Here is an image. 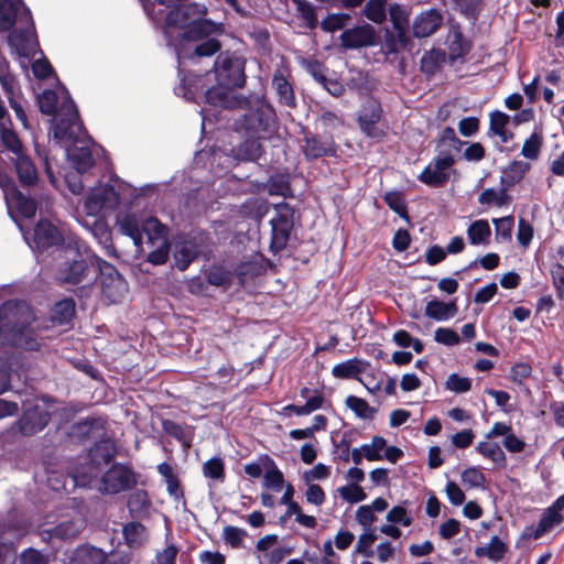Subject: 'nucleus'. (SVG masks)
<instances>
[{
    "label": "nucleus",
    "instance_id": "nucleus-39",
    "mask_svg": "<svg viewBox=\"0 0 564 564\" xmlns=\"http://www.w3.org/2000/svg\"><path fill=\"white\" fill-rule=\"evenodd\" d=\"M0 138L3 147L13 154V156L25 152V149L12 126L0 128Z\"/></svg>",
    "mask_w": 564,
    "mask_h": 564
},
{
    "label": "nucleus",
    "instance_id": "nucleus-13",
    "mask_svg": "<svg viewBox=\"0 0 564 564\" xmlns=\"http://www.w3.org/2000/svg\"><path fill=\"white\" fill-rule=\"evenodd\" d=\"M303 142V153L307 161L337 155V144L332 134L319 138L316 134L306 132L304 133Z\"/></svg>",
    "mask_w": 564,
    "mask_h": 564
},
{
    "label": "nucleus",
    "instance_id": "nucleus-8",
    "mask_svg": "<svg viewBox=\"0 0 564 564\" xmlns=\"http://www.w3.org/2000/svg\"><path fill=\"white\" fill-rule=\"evenodd\" d=\"M339 40L345 50H358L377 45L379 36L371 24L364 23L344 30Z\"/></svg>",
    "mask_w": 564,
    "mask_h": 564
},
{
    "label": "nucleus",
    "instance_id": "nucleus-10",
    "mask_svg": "<svg viewBox=\"0 0 564 564\" xmlns=\"http://www.w3.org/2000/svg\"><path fill=\"white\" fill-rule=\"evenodd\" d=\"M444 23V15L437 8H429L417 13L411 24L415 39H426L434 35Z\"/></svg>",
    "mask_w": 564,
    "mask_h": 564
},
{
    "label": "nucleus",
    "instance_id": "nucleus-15",
    "mask_svg": "<svg viewBox=\"0 0 564 564\" xmlns=\"http://www.w3.org/2000/svg\"><path fill=\"white\" fill-rule=\"evenodd\" d=\"M413 39L409 28L386 29L382 46L387 55H397L402 51L411 53L415 46Z\"/></svg>",
    "mask_w": 564,
    "mask_h": 564
},
{
    "label": "nucleus",
    "instance_id": "nucleus-49",
    "mask_svg": "<svg viewBox=\"0 0 564 564\" xmlns=\"http://www.w3.org/2000/svg\"><path fill=\"white\" fill-rule=\"evenodd\" d=\"M508 189L502 186L499 192L495 188H486L478 197V202L481 205H497L503 206L509 202Z\"/></svg>",
    "mask_w": 564,
    "mask_h": 564
},
{
    "label": "nucleus",
    "instance_id": "nucleus-38",
    "mask_svg": "<svg viewBox=\"0 0 564 564\" xmlns=\"http://www.w3.org/2000/svg\"><path fill=\"white\" fill-rule=\"evenodd\" d=\"M388 0H368L364 7V15L376 24H382L387 20Z\"/></svg>",
    "mask_w": 564,
    "mask_h": 564
},
{
    "label": "nucleus",
    "instance_id": "nucleus-6",
    "mask_svg": "<svg viewBox=\"0 0 564 564\" xmlns=\"http://www.w3.org/2000/svg\"><path fill=\"white\" fill-rule=\"evenodd\" d=\"M0 187L4 193L6 199L14 207L20 216L23 218L34 217L37 210L36 200L30 195L23 194L14 180L7 173L0 172Z\"/></svg>",
    "mask_w": 564,
    "mask_h": 564
},
{
    "label": "nucleus",
    "instance_id": "nucleus-47",
    "mask_svg": "<svg viewBox=\"0 0 564 564\" xmlns=\"http://www.w3.org/2000/svg\"><path fill=\"white\" fill-rule=\"evenodd\" d=\"M345 403L358 417L364 420L372 419L376 413L375 408L370 406L365 399L356 395L347 397Z\"/></svg>",
    "mask_w": 564,
    "mask_h": 564
},
{
    "label": "nucleus",
    "instance_id": "nucleus-27",
    "mask_svg": "<svg viewBox=\"0 0 564 564\" xmlns=\"http://www.w3.org/2000/svg\"><path fill=\"white\" fill-rule=\"evenodd\" d=\"M262 138L247 137L246 140L231 149V155L235 160L242 162H258L263 154V147L260 143Z\"/></svg>",
    "mask_w": 564,
    "mask_h": 564
},
{
    "label": "nucleus",
    "instance_id": "nucleus-28",
    "mask_svg": "<svg viewBox=\"0 0 564 564\" xmlns=\"http://www.w3.org/2000/svg\"><path fill=\"white\" fill-rule=\"evenodd\" d=\"M458 312L456 300L451 302H443L440 300H432L427 302L425 307V315L435 321H447L454 317Z\"/></svg>",
    "mask_w": 564,
    "mask_h": 564
},
{
    "label": "nucleus",
    "instance_id": "nucleus-44",
    "mask_svg": "<svg viewBox=\"0 0 564 564\" xmlns=\"http://www.w3.org/2000/svg\"><path fill=\"white\" fill-rule=\"evenodd\" d=\"M150 499L144 490H137L128 498V509L132 516H142L150 508Z\"/></svg>",
    "mask_w": 564,
    "mask_h": 564
},
{
    "label": "nucleus",
    "instance_id": "nucleus-16",
    "mask_svg": "<svg viewBox=\"0 0 564 564\" xmlns=\"http://www.w3.org/2000/svg\"><path fill=\"white\" fill-rule=\"evenodd\" d=\"M563 509L564 495L543 511L536 528H527V531H531L530 536L538 540L560 525L563 522V514L561 513Z\"/></svg>",
    "mask_w": 564,
    "mask_h": 564
},
{
    "label": "nucleus",
    "instance_id": "nucleus-19",
    "mask_svg": "<svg viewBox=\"0 0 564 564\" xmlns=\"http://www.w3.org/2000/svg\"><path fill=\"white\" fill-rule=\"evenodd\" d=\"M11 163L13 165L15 175L20 185L24 188H31L37 185L39 171L32 158L25 152L12 156Z\"/></svg>",
    "mask_w": 564,
    "mask_h": 564
},
{
    "label": "nucleus",
    "instance_id": "nucleus-62",
    "mask_svg": "<svg viewBox=\"0 0 564 564\" xmlns=\"http://www.w3.org/2000/svg\"><path fill=\"white\" fill-rule=\"evenodd\" d=\"M388 522L409 527L412 524L410 512L402 506H394L386 516Z\"/></svg>",
    "mask_w": 564,
    "mask_h": 564
},
{
    "label": "nucleus",
    "instance_id": "nucleus-2",
    "mask_svg": "<svg viewBox=\"0 0 564 564\" xmlns=\"http://www.w3.org/2000/svg\"><path fill=\"white\" fill-rule=\"evenodd\" d=\"M239 108L243 112L234 120V131L257 138H267L273 131L276 123L275 110L264 98L245 99Z\"/></svg>",
    "mask_w": 564,
    "mask_h": 564
},
{
    "label": "nucleus",
    "instance_id": "nucleus-36",
    "mask_svg": "<svg viewBox=\"0 0 564 564\" xmlns=\"http://www.w3.org/2000/svg\"><path fill=\"white\" fill-rule=\"evenodd\" d=\"M507 551V545L497 536H492L487 545L478 546L475 554L478 557H488L495 562L501 560Z\"/></svg>",
    "mask_w": 564,
    "mask_h": 564
},
{
    "label": "nucleus",
    "instance_id": "nucleus-48",
    "mask_svg": "<svg viewBox=\"0 0 564 564\" xmlns=\"http://www.w3.org/2000/svg\"><path fill=\"white\" fill-rule=\"evenodd\" d=\"M476 449L486 458L492 460L496 464H505L506 455L501 449L500 445L495 442H480Z\"/></svg>",
    "mask_w": 564,
    "mask_h": 564
},
{
    "label": "nucleus",
    "instance_id": "nucleus-24",
    "mask_svg": "<svg viewBox=\"0 0 564 564\" xmlns=\"http://www.w3.org/2000/svg\"><path fill=\"white\" fill-rule=\"evenodd\" d=\"M224 32L221 23H215L204 17L192 21L191 25L183 32V39L188 42H198L210 39L212 35H219Z\"/></svg>",
    "mask_w": 564,
    "mask_h": 564
},
{
    "label": "nucleus",
    "instance_id": "nucleus-57",
    "mask_svg": "<svg viewBox=\"0 0 564 564\" xmlns=\"http://www.w3.org/2000/svg\"><path fill=\"white\" fill-rule=\"evenodd\" d=\"M387 441L382 436H373L370 444H364L365 458L369 462L381 460L383 458L381 452L386 448Z\"/></svg>",
    "mask_w": 564,
    "mask_h": 564
},
{
    "label": "nucleus",
    "instance_id": "nucleus-12",
    "mask_svg": "<svg viewBox=\"0 0 564 564\" xmlns=\"http://www.w3.org/2000/svg\"><path fill=\"white\" fill-rule=\"evenodd\" d=\"M382 107L376 99L367 100L364 104L358 116V124L367 137L380 139L384 135L383 130L377 126L382 117Z\"/></svg>",
    "mask_w": 564,
    "mask_h": 564
},
{
    "label": "nucleus",
    "instance_id": "nucleus-42",
    "mask_svg": "<svg viewBox=\"0 0 564 564\" xmlns=\"http://www.w3.org/2000/svg\"><path fill=\"white\" fill-rule=\"evenodd\" d=\"M384 203L402 219L409 220L408 206L404 195L400 191H390L383 195Z\"/></svg>",
    "mask_w": 564,
    "mask_h": 564
},
{
    "label": "nucleus",
    "instance_id": "nucleus-53",
    "mask_svg": "<svg viewBox=\"0 0 564 564\" xmlns=\"http://www.w3.org/2000/svg\"><path fill=\"white\" fill-rule=\"evenodd\" d=\"M75 314V303L73 300H63L55 304L52 318L58 324L67 323Z\"/></svg>",
    "mask_w": 564,
    "mask_h": 564
},
{
    "label": "nucleus",
    "instance_id": "nucleus-41",
    "mask_svg": "<svg viewBox=\"0 0 564 564\" xmlns=\"http://www.w3.org/2000/svg\"><path fill=\"white\" fill-rule=\"evenodd\" d=\"M449 178L448 173H443L436 170L435 167L432 169V165H427L419 175L417 180L433 188H440L444 186Z\"/></svg>",
    "mask_w": 564,
    "mask_h": 564
},
{
    "label": "nucleus",
    "instance_id": "nucleus-14",
    "mask_svg": "<svg viewBox=\"0 0 564 564\" xmlns=\"http://www.w3.org/2000/svg\"><path fill=\"white\" fill-rule=\"evenodd\" d=\"M207 8L204 4L183 2L173 10H170L165 17L167 26L186 30L192 21L205 17Z\"/></svg>",
    "mask_w": 564,
    "mask_h": 564
},
{
    "label": "nucleus",
    "instance_id": "nucleus-30",
    "mask_svg": "<svg viewBox=\"0 0 564 564\" xmlns=\"http://www.w3.org/2000/svg\"><path fill=\"white\" fill-rule=\"evenodd\" d=\"M21 6L23 0H0V31L6 32L14 26Z\"/></svg>",
    "mask_w": 564,
    "mask_h": 564
},
{
    "label": "nucleus",
    "instance_id": "nucleus-63",
    "mask_svg": "<svg viewBox=\"0 0 564 564\" xmlns=\"http://www.w3.org/2000/svg\"><path fill=\"white\" fill-rule=\"evenodd\" d=\"M489 119V133L494 135L503 133V129L507 128L510 121V117L500 110L490 112Z\"/></svg>",
    "mask_w": 564,
    "mask_h": 564
},
{
    "label": "nucleus",
    "instance_id": "nucleus-9",
    "mask_svg": "<svg viewBox=\"0 0 564 564\" xmlns=\"http://www.w3.org/2000/svg\"><path fill=\"white\" fill-rule=\"evenodd\" d=\"M120 205V194L110 184L94 188L87 196L85 206L89 214L115 210Z\"/></svg>",
    "mask_w": 564,
    "mask_h": 564
},
{
    "label": "nucleus",
    "instance_id": "nucleus-52",
    "mask_svg": "<svg viewBox=\"0 0 564 564\" xmlns=\"http://www.w3.org/2000/svg\"><path fill=\"white\" fill-rule=\"evenodd\" d=\"M543 145V137L539 132H533L528 139H525L521 155L529 160H536L540 155Z\"/></svg>",
    "mask_w": 564,
    "mask_h": 564
},
{
    "label": "nucleus",
    "instance_id": "nucleus-59",
    "mask_svg": "<svg viewBox=\"0 0 564 564\" xmlns=\"http://www.w3.org/2000/svg\"><path fill=\"white\" fill-rule=\"evenodd\" d=\"M462 482L468 488H484L486 484V477L482 471L477 467L466 468L462 473Z\"/></svg>",
    "mask_w": 564,
    "mask_h": 564
},
{
    "label": "nucleus",
    "instance_id": "nucleus-45",
    "mask_svg": "<svg viewBox=\"0 0 564 564\" xmlns=\"http://www.w3.org/2000/svg\"><path fill=\"white\" fill-rule=\"evenodd\" d=\"M392 29L410 28V9L401 3H391L388 8Z\"/></svg>",
    "mask_w": 564,
    "mask_h": 564
},
{
    "label": "nucleus",
    "instance_id": "nucleus-61",
    "mask_svg": "<svg viewBox=\"0 0 564 564\" xmlns=\"http://www.w3.org/2000/svg\"><path fill=\"white\" fill-rule=\"evenodd\" d=\"M207 281L215 286L228 288L231 283V272L223 267H213L207 273Z\"/></svg>",
    "mask_w": 564,
    "mask_h": 564
},
{
    "label": "nucleus",
    "instance_id": "nucleus-40",
    "mask_svg": "<svg viewBox=\"0 0 564 564\" xmlns=\"http://www.w3.org/2000/svg\"><path fill=\"white\" fill-rule=\"evenodd\" d=\"M469 242L471 245H481L488 242L491 235L489 223L485 219L474 221L467 229Z\"/></svg>",
    "mask_w": 564,
    "mask_h": 564
},
{
    "label": "nucleus",
    "instance_id": "nucleus-3",
    "mask_svg": "<svg viewBox=\"0 0 564 564\" xmlns=\"http://www.w3.org/2000/svg\"><path fill=\"white\" fill-rule=\"evenodd\" d=\"M8 313L14 318L11 329L13 344L26 350H36L40 344L34 329L31 327L32 322L35 321L32 308L24 302L8 303L1 308V314Z\"/></svg>",
    "mask_w": 564,
    "mask_h": 564
},
{
    "label": "nucleus",
    "instance_id": "nucleus-17",
    "mask_svg": "<svg viewBox=\"0 0 564 564\" xmlns=\"http://www.w3.org/2000/svg\"><path fill=\"white\" fill-rule=\"evenodd\" d=\"M106 270L107 272L101 273L102 294L111 303H118L128 293V283L115 268L107 267Z\"/></svg>",
    "mask_w": 564,
    "mask_h": 564
},
{
    "label": "nucleus",
    "instance_id": "nucleus-56",
    "mask_svg": "<svg viewBox=\"0 0 564 564\" xmlns=\"http://www.w3.org/2000/svg\"><path fill=\"white\" fill-rule=\"evenodd\" d=\"M360 372V362L357 359H349L334 366L332 373L335 378L349 379L356 378Z\"/></svg>",
    "mask_w": 564,
    "mask_h": 564
},
{
    "label": "nucleus",
    "instance_id": "nucleus-34",
    "mask_svg": "<svg viewBox=\"0 0 564 564\" xmlns=\"http://www.w3.org/2000/svg\"><path fill=\"white\" fill-rule=\"evenodd\" d=\"M446 61V53L441 48H432L425 52L421 58V69L427 75L438 72Z\"/></svg>",
    "mask_w": 564,
    "mask_h": 564
},
{
    "label": "nucleus",
    "instance_id": "nucleus-1",
    "mask_svg": "<svg viewBox=\"0 0 564 564\" xmlns=\"http://www.w3.org/2000/svg\"><path fill=\"white\" fill-rule=\"evenodd\" d=\"M39 109L43 115L55 116L53 134L54 138L62 140H75L77 133L84 129L79 118L76 104L67 93V97L58 108L57 94L52 89H45L37 96Z\"/></svg>",
    "mask_w": 564,
    "mask_h": 564
},
{
    "label": "nucleus",
    "instance_id": "nucleus-51",
    "mask_svg": "<svg viewBox=\"0 0 564 564\" xmlns=\"http://www.w3.org/2000/svg\"><path fill=\"white\" fill-rule=\"evenodd\" d=\"M351 20L348 13H330L319 23L321 29L325 32L333 33L344 29Z\"/></svg>",
    "mask_w": 564,
    "mask_h": 564
},
{
    "label": "nucleus",
    "instance_id": "nucleus-20",
    "mask_svg": "<svg viewBox=\"0 0 564 564\" xmlns=\"http://www.w3.org/2000/svg\"><path fill=\"white\" fill-rule=\"evenodd\" d=\"M86 520L77 514L72 519L61 521L51 530L42 531V539L45 541L58 540H73L85 529Z\"/></svg>",
    "mask_w": 564,
    "mask_h": 564
},
{
    "label": "nucleus",
    "instance_id": "nucleus-55",
    "mask_svg": "<svg viewBox=\"0 0 564 564\" xmlns=\"http://www.w3.org/2000/svg\"><path fill=\"white\" fill-rule=\"evenodd\" d=\"M210 235L200 228H192L184 235L183 247H208Z\"/></svg>",
    "mask_w": 564,
    "mask_h": 564
},
{
    "label": "nucleus",
    "instance_id": "nucleus-64",
    "mask_svg": "<svg viewBox=\"0 0 564 564\" xmlns=\"http://www.w3.org/2000/svg\"><path fill=\"white\" fill-rule=\"evenodd\" d=\"M224 540L231 547H240L243 539L247 536V531L232 525H227L223 532Z\"/></svg>",
    "mask_w": 564,
    "mask_h": 564
},
{
    "label": "nucleus",
    "instance_id": "nucleus-31",
    "mask_svg": "<svg viewBox=\"0 0 564 564\" xmlns=\"http://www.w3.org/2000/svg\"><path fill=\"white\" fill-rule=\"evenodd\" d=\"M127 545L131 549L142 546L148 540V530L140 522H129L122 529Z\"/></svg>",
    "mask_w": 564,
    "mask_h": 564
},
{
    "label": "nucleus",
    "instance_id": "nucleus-43",
    "mask_svg": "<svg viewBox=\"0 0 564 564\" xmlns=\"http://www.w3.org/2000/svg\"><path fill=\"white\" fill-rule=\"evenodd\" d=\"M120 228L124 235L129 236L133 240L135 247H141L142 224H139L134 215H126L120 223Z\"/></svg>",
    "mask_w": 564,
    "mask_h": 564
},
{
    "label": "nucleus",
    "instance_id": "nucleus-50",
    "mask_svg": "<svg viewBox=\"0 0 564 564\" xmlns=\"http://www.w3.org/2000/svg\"><path fill=\"white\" fill-rule=\"evenodd\" d=\"M72 161L75 166V169L79 173H85L88 170H90L94 164L95 160L93 156L91 151L88 148H77L73 154H72Z\"/></svg>",
    "mask_w": 564,
    "mask_h": 564
},
{
    "label": "nucleus",
    "instance_id": "nucleus-33",
    "mask_svg": "<svg viewBox=\"0 0 564 564\" xmlns=\"http://www.w3.org/2000/svg\"><path fill=\"white\" fill-rule=\"evenodd\" d=\"M265 471L263 476V484L267 488L280 491L284 485V477L282 471L278 468L275 462L268 455H264Z\"/></svg>",
    "mask_w": 564,
    "mask_h": 564
},
{
    "label": "nucleus",
    "instance_id": "nucleus-54",
    "mask_svg": "<svg viewBox=\"0 0 564 564\" xmlns=\"http://www.w3.org/2000/svg\"><path fill=\"white\" fill-rule=\"evenodd\" d=\"M513 223L514 220L512 216H507L494 220L496 229V241L498 243H507L511 240Z\"/></svg>",
    "mask_w": 564,
    "mask_h": 564
},
{
    "label": "nucleus",
    "instance_id": "nucleus-26",
    "mask_svg": "<svg viewBox=\"0 0 564 564\" xmlns=\"http://www.w3.org/2000/svg\"><path fill=\"white\" fill-rule=\"evenodd\" d=\"M170 229L156 217H148L142 221V236L145 235L151 245L159 243V247H172L169 239Z\"/></svg>",
    "mask_w": 564,
    "mask_h": 564
},
{
    "label": "nucleus",
    "instance_id": "nucleus-29",
    "mask_svg": "<svg viewBox=\"0 0 564 564\" xmlns=\"http://www.w3.org/2000/svg\"><path fill=\"white\" fill-rule=\"evenodd\" d=\"M530 164L523 161H512L507 169L503 170L500 183L507 189L518 184L530 170Z\"/></svg>",
    "mask_w": 564,
    "mask_h": 564
},
{
    "label": "nucleus",
    "instance_id": "nucleus-11",
    "mask_svg": "<svg viewBox=\"0 0 564 564\" xmlns=\"http://www.w3.org/2000/svg\"><path fill=\"white\" fill-rule=\"evenodd\" d=\"M134 484L133 473L126 466L116 464L102 476L100 490L107 494H118L130 489Z\"/></svg>",
    "mask_w": 564,
    "mask_h": 564
},
{
    "label": "nucleus",
    "instance_id": "nucleus-60",
    "mask_svg": "<svg viewBox=\"0 0 564 564\" xmlns=\"http://www.w3.org/2000/svg\"><path fill=\"white\" fill-rule=\"evenodd\" d=\"M302 66L317 83L321 84L326 80L327 67L323 62L316 58H304L302 61Z\"/></svg>",
    "mask_w": 564,
    "mask_h": 564
},
{
    "label": "nucleus",
    "instance_id": "nucleus-23",
    "mask_svg": "<svg viewBox=\"0 0 564 564\" xmlns=\"http://www.w3.org/2000/svg\"><path fill=\"white\" fill-rule=\"evenodd\" d=\"M234 89L218 83L217 86L208 88L205 93L206 102L214 107L236 109L242 105L243 100L234 94Z\"/></svg>",
    "mask_w": 564,
    "mask_h": 564
},
{
    "label": "nucleus",
    "instance_id": "nucleus-35",
    "mask_svg": "<svg viewBox=\"0 0 564 564\" xmlns=\"http://www.w3.org/2000/svg\"><path fill=\"white\" fill-rule=\"evenodd\" d=\"M88 267L84 260H74L59 271L58 279L65 283L77 284L86 276Z\"/></svg>",
    "mask_w": 564,
    "mask_h": 564
},
{
    "label": "nucleus",
    "instance_id": "nucleus-22",
    "mask_svg": "<svg viewBox=\"0 0 564 564\" xmlns=\"http://www.w3.org/2000/svg\"><path fill=\"white\" fill-rule=\"evenodd\" d=\"M271 241L269 247H286L291 230L293 229V215L289 208L279 212L271 219Z\"/></svg>",
    "mask_w": 564,
    "mask_h": 564
},
{
    "label": "nucleus",
    "instance_id": "nucleus-7",
    "mask_svg": "<svg viewBox=\"0 0 564 564\" xmlns=\"http://www.w3.org/2000/svg\"><path fill=\"white\" fill-rule=\"evenodd\" d=\"M33 241L36 247H65L63 231L51 220L40 219L34 227ZM66 247H84L82 240L73 243L69 241Z\"/></svg>",
    "mask_w": 564,
    "mask_h": 564
},
{
    "label": "nucleus",
    "instance_id": "nucleus-46",
    "mask_svg": "<svg viewBox=\"0 0 564 564\" xmlns=\"http://www.w3.org/2000/svg\"><path fill=\"white\" fill-rule=\"evenodd\" d=\"M293 2L296 4L297 14L305 22V25L310 30H315L319 24L315 7L306 0H293Z\"/></svg>",
    "mask_w": 564,
    "mask_h": 564
},
{
    "label": "nucleus",
    "instance_id": "nucleus-18",
    "mask_svg": "<svg viewBox=\"0 0 564 564\" xmlns=\"http://www.w3.org/2000/svg\"><path fill=\"white\" fill-rule=\"evenodd\" d=\"M50 421V414L40 405L30 404L25 406L21 419L19 420V429L24 435H33L42 431Z\"/></svg>",
    "mask_w": 564,
    "mask_h": 564
},
{
    "label": "nucleus",
    "instance_id": "nucleus-37",
    "mask_svg": "<svg viewBox=\"0 0 564 564\" xmlns=\"http://www.w3.org/2000/svg\"><path fill=\"white\" fill-rule=\"evenodd\" d=\"M105 553L94 546H79L73 557L74 564H102Z\"/></svg>",
    "mask_w": 564,
    "mask_h": 564
},
{
    "label": "nucleus",
    "instance_id": "nucleus-58",
    "mask_svg": "<svg viewBox=\"0 0 564 564\" xmlns=\"http://www.w3.org/2000/svg\"><path fill=\"white\" fill-rule=\"evenodd\" d=\"M221 48V43L216 37H210L207 40H203L202 43L197 44L194 48V52L189 55L191 58L194 57H208L218 53Z\"/></svg>",
    "mask_w": 564,
    "mask_h": 564
},
{
    "label": "nucleus",
    "instance_id": "nucleus-25",
    "mask_svg": "<svg viewBox=\"0 0 564 564\" xmlns=\"http://www.w3.org/2000/svg\"><path fill=\"white\" fill-rule=\"evenodd\" d=\"M272 88L279 105L294 109L297 106L292 83L281 70H275L272 77Z\"/></svg>",
    "mask_w": 564,
    "mask_h": 564
},
{
    "label": "nucleus",
    "instance_id": "nucleus-32",
    "mask_svg": "<svg viewBox=\"0 0 564 564\" xmlns=\"http://www.w3.org/2000/svg\"><path fill=\"white\" fill-rule=\"evenodd\" d=\"M270 195L292 197L291 174L289 172L274 173L268 180Z\"/></svg>",
    "mask_w": 564,
    "mask_h": 564
},
{
    "label": "nucleus",
    "instance_id": "nucleus-5",
    "mask_svg": "<svg viewBox=\"0 0 564 564\" xmlns=\"http://www.w3.org/2000/svg\"><path fill=\"white\" fill-rule=\"evenodd\" d=\"M115 457L113 447L108 442L97 443L89 452L86 459L87 466L77 467L74 471V480L77 485L85 486L96 478L102 464H108Z\"/></svg>",
    "mask_w": 564,
    "mask_h": 564
},
{
    "label": "nucleus",
    "instance_id": "nucleus-21",
    "mask_svg": "<svg viewBox=\"0 0 564 564\" xmlns=\"http://www.w3.org/2000/svg\"><path fill=\"white\" fill-rule=\"evenodd\" d=\"M446 44L448 50L447 57L451 64L463 61L473 48V42L464 36L459 24L449 28Z\"/></svg>",
    "mask_w": 564,
    "mask_h": 564
},
{
    "label": "nucleus",
    "instance_id": "nucleus-4",
    "mask_svg": "<svg viewBox=\"0 0 564 564\" xmlns=\"http://www.w3.org/2000/svg\"><path fill=\"white\" fill-rule=\"evenodd\" d=\"M245 67L246 61L243 58L234 56L229 52L219 53L214 63L217 83L232 88L242 87L247 78Z\"/></svg>",
    "mask_w": 564,
    "mask_h": 564
}]
</instances>
